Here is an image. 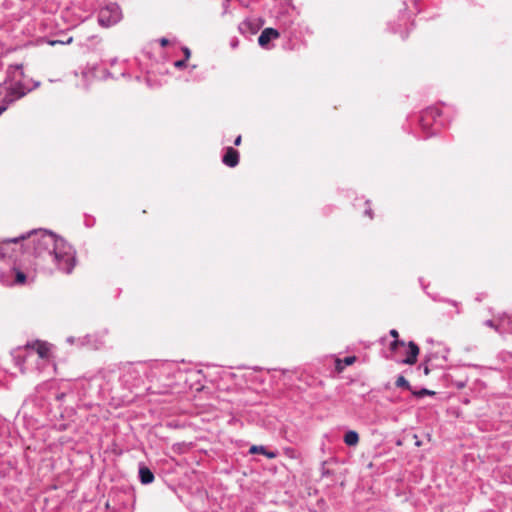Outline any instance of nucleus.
<instances>
[{"label": "nucleus", "instance_id": "1", "mask_svg": "<svg viewBox=\"0 0 512 512\" xmlns=\"http://www.w3.org/2000/svg\"><path fill=\"white\" fill-rule=\"evenodd\" d=\"M20 244L19 252L27 256H74L75 250L62 237L44 229H34L2 244Z\"/></svg>", "mask_w": 512, "mask_h": 512}, {"label": "nucleus", "instance_id": "2", "mask_svg": "<svg viewBox=\"0 0 512 512\" xmlns=\"http://www.w3.org/2000/svg\"><path fill=\"white\" fill-rule=\"evenodd\" d=\"M23 66L21 64L10 65L7 69V78L0 83V115L7 109V106L20 99L30 90L21 82L23 78Z\"/></svg>", "mask_w": 512, "mask_h": 512}, {"label": "nucleus", "instance_id": "3", "mask_svg": "<svg viewBox=\"0 0 512 512\" xmlns=\"http://www.w3.org/2000/svg\"><path fill=\"white\" fill-rule=\"evenodd\" d=\"M166 371L164 364H156L154 366H148L145 363H137L126 367L122 374L123 382L129 387L139 386L144 378L149 379L151 382L159 380Z\"/></svg>", "mask_w": 512, "mask_h": 512}, {"label": "nucleus", "instance_id": "4", "mask_svg": "<svg viewBox=\"0 0 512 512\" xmlns=\"http://www.w3.org/2000/svg\"><path fill=\"white\" fill-rule=\"evenodd\" d=\"M23 258H15L13 264L0 270V282L7 287L25 285L29 277L26 268L23 267Z\"/></svg>", "mask_w": 512, "mask_h": 512}, {"label": "nucleus", "instance_id": "5", "mask_svg": "<svg viewBox=\"0 0 512 512\" xmlns=\"http://www.w3.org/2000/svg\"><path fill=\"white\" fill-rule=\"evenodd\" d=\"M122 18L120 7L115 3H110L102 7L97 14V20L100 26L109 28L117 24Z\"/></svg>", "mask_w": 512, "mask_h": 512}, {"label": "nucleus", "instance_id": "6", "mask_svg": "<svg viewBox=\"0 0 512 512\" xmlns=\"http://www.w3.org/2000/svg\"><path fill=\"white\" fill-rule=\"evenodd\" d=\"M31 353L37 354L36 368L39 371H43L46 367H54L51 363L50 347L46 342L36 341L31 346Z\"/></svg>", "mask_w": 512, "mask_h": 512}, {"label": "nucleus", "instance_id": "7", "mask_svg": "<svg viewBox=\"0 0 512 512\" xmlns=\"http://www.w3.org/2000/svg\"><path fill=\"white\" fill-rule=\"evenodd\" d=\"M441 111L438 107L432 106L425 109L420 117V126L423 130H427L431 125H444L440 120Z\"/></svg>", "mask_w": 512, "mask_h": 512}, {"label": "nucleus", "instance_id": "8", "mask_svg": "<svg viewBox=\"0 0 512 512\" xmlns=\"http://www.w3.org/2000/svg\"><path fill=\"white\" fill-rule=\"evenodd\" d=\"M483 324L487 327L495 329L499 333H512V317L506 313L499 317L498 323L492 319H489L484 321Z\"/></svg>", "mask_w": 512, "mask_h": 512}, {"label": "nucleus", "instance_id": "9", "mask_svg": "<svg viewBox=\"0 0 512 512\" xmlns=\"http://www.w3.org/2000/svg\"><path fill=\"white\" fill-rule=\"evenodd\" d=\"M55 269L65 274H70L76 266V258H47Z\"/></svg>", "mask_w": 512, "mask_h": 512}, {"label": "nucleus", "instance_id": "10", "mask_svg": "<svg viewBox=\"0 0 512 512\" xmlns=\"http://www.w3.org/2000/svg\"><path fill=\"white\" fill-rule=\"evenodd\" d=\"M77 341L79 342V346H86L91 349H99L104 344L103 338L96 334H87L83 337H79Z\"/></svg>", "mask_w": 512, "mask_h": 512}, {"label": "nucleus", "instance_id": "11", "mask_svg": "<svg viewBox=\"0 0 512 512\" xmlns=\"http://www.w3.org/2000/svg\"><path fill=\"white\" fill-rule=\"evenodd\" d=\"M280 34L278 30L274 28H265L258 37V44L265 49H269V43L271 40L279 38Z\"/></svg>", "mask_w": 512, "mask_h": 512}, {"label": "nucleus", "instance_id": "12", "mask_svg": "<svg viewBox=\"0 0 512 512\" xmlns=\"http://www.w3.org/2000/svg\"><path fill=\"white\" fill-rule=\"evenodd\" d=\"M420 282H421V285H422V288L423 290L425 291V293L435 302H443V303H446V304H449L453 307L456 308V313L457 314H460L461 313V310H460V303L453 300V299H449V298H444V297H440L438 294L436 293H430L428 292L426 289H427V285H425L423 282H422V279H420Z\"/></svg>", "mask_w": 512, "mask_h": 512}, {"label": "nucleus", "instance_id": "13", "mask_svg": "<svg viewBox=\"0 0 512 512\" xmlns=\"http://www.w3.org/2000/svg\"><path fill=\"white\" fill-rule=\"evenodd\" d=\"M222 162L228 167H236L239 163V152L232 147H227L222 157Z\"/></svg>", "mask_w": 512, "mask_h": 512}, {"label": "nucleus", "instance_id": "14", "mask_svg": "<svg viewBox=\"0 0 512 512\" xmlns=\"http://www.w3.org/2000/svg\"><path fill=\"white\" fill-rule=\"evenodd\" d=\"M418 354H419V347H418V345L415 342L410 341L408 343V350H407V353H406V357L404 359H401V360H398V361L403 363V364L413 365L417 361Z\"/></svg>", "mask_w": 512, "mask_h": 512}, {"label": "nucleus", "instance_id": "15", "mask_svg": "<svg viewBox=\"0 0 512 512\" xmlns=\"http://www.w3.org/2000/svg\"><path fill=\"white\" fill-rule=\"evenodd\" d=\"M138 476H139L140 482L143 485L151 484L155 479L154 474L151 471V469L143 463L139 464Z\"/></svg>", "mask_w": 512, "mask_h": 512}, {"label": "nucleus", "instance_id": "16", "mask_svg": "<svg viewBox=\"0 0 512 512\" xmlns=\"http://www.w3.org/2000/svg\"><path fill=\"white\" fill-rule=\"evenodd\" d=\"M249 454H262L264 455L265 457H267L268 459H274L278 456V451L276 450H268L265 446L263 445H252L250 448H249Z\"/></svg>", "mask_w": 512, "mask_h": 512}, {"label": "nucleus", "instance_id": "17", "mask_svg": "<svg viewBox=\"0 0 512 512\" xmlns=\"http://www.w3.org/2000/svg\"><path fill=\"white\" fill-rule=\"evenodd\" d=\"M389 333L394 338V340L390 343V351L392 353H396L399 347L405 346V342L398 339L399 334L396 329H391Z\"/></svg>", "mask_w": 512, "mask_h": 512}, {"label": "nucleus", "instance_id": "18", "mask_svg": "<svg viewBox=\"0 0 512 512\" xmlns=\"http://www.w3.org/2000/svg\"><path fill=\"white\" fill-rule=\"evenodd\" d=\"M343 441L347 446H356L359 443V434L355 430H349L345 433Z\"/></svg>", "mask_w": 512, "mask_h": 512}, {"label": "nucleus", "instance_id": "19", "mask_svg": "<svg viewBox=\"0 0 512 512\" xmlns=\"http://www.w3.org/2000/svg\"><path fill=\"white\" fill-rule=\"evenodd\" d=\"M395 385L397 387H401V388H404L406 390H410L412 391V387L410 385V383L405 379L404 376L402 375H399L396 379V382H395Z\"/></svg>", "mask_w": 512, "mask_h": 512}, {"label": "nucleus", "instance_id": "20", "mask_svg": "<svg viewBox=\"0 0 512 512\" xmlns=\"http://www.w3.org/2000/svg\"><path fill=\"white\" fill-rule=\"evenodd\" d=\"M412 394L417 397V398H422L426 395H434L435 392L434 391H431V390H428L426 388H422L420 390H412Z\"/></svg>", "mask_w": 512, "mask_h": 512}, {"label": "nucleus", "instance_id": "21", "mask_svg": "<svg viewBox=\"0 0 512 512\" xmlns=\"http://www.w3.org/2000/svg\"><path fill=\"white\" fill-rule=\"evenodd\" d=\"M186 62H187L186 59L177 60L174 62V66L178 69H182V68L186 67Z\"/></svg>", "mask_w": 512, "mask_h": 512}, {"label": "nucleus", "instance_id": "22", "mask_svg": "<svg viewBox=\"0 0 512 512\" xmlns=\"http://www.w3.org/2000/svg\"><path fill=\"white\" fill-rule=\"evenodd\" d=\"M356 358L355 356H348L345 357L343 360L344 365L349 366L355 362Z\"/></svg>", "mask_w": 512, "mask_h": 512}, {"label": "nucleus", "instance_id": "23", "mask_svg": "<svg viewBox=\"0 0 512 512\" xmlns=\"http://www.w3.org/2000/svg\"><path fill=\"white\" fill-rule=\"evenodd\" d=\"M182 51H183L184 56H185L184 59L188 60L190 58V56H191L190 49L188 47H183Z\"/></svg>", "mask_w": 512, "mask_h": 512}, {"label": "nucleus", "instance_id": "24", "mask_svg": "<svg viewBox=\"0 0 512 512\" xmlns=\"http://www.w3.org/2000/svg\"><path fill=\"white\" fill-rule=\"evenodd\" d=\"M77 340H78V338H75L73 336H70L67 338L68 343H70L72 345L75 344V345L79 346V342Z\"/></svg>", "mask_w": 512, "mask_h": 512}, {"label": "nucleus", "instance_id": "25", "mask_svg": "<svg viewBox=\"0 0 512 512\" xmlns=\"http://www.w3.org/2000/svg\"><path fill=\"white\" fill-rule=\"evenodd\" d=\"M420 368L423 369V372H424L425 375H428L430 373V369H429V367H428V365L426 363L425 364H421Z\"/></svg>", "mask_w": 512, "mask_h": 512}, {"label": "nucleus", "instance_id": "26", "mask_svg": "<svg viewBox=\"0 0 512 512\" xmlns=\"http://www.w3.org/2000/svg\"><path fill=\"white\" fill-rule=\"evenodd\" d=\"M169 43V40L167 38H161L160 39V44L161 46H166L167 44Z\"/></svg>", "mask_w": 512, "mask_h": 512}, {"label": "nucleus", "instance_id": "27", "mask_svg": "<svg viewBox=\"0 0 512 512\" xmlns=\"http://www.w3.org/2000/svg\"><path fill=\"white\" fill-rule=\"evenodd\" d=\"M241 140H242L241 135L237 136L236 139L234 140V145L239 146L241 143Z\"/></svg>", "mask_w": 512, "mask_h": 512}, {"label": "nucleus", "instance_id": "28", "mask_svg": "<svg viewBox=\"0 0 512 512\" xmlns=\"http://www.w3.org/2000/svg\"><path fill=\"white\" fill-rule=\"evenodd\" d=\"M365 215L369 216L370 218L373 217V213H372V210L370 208L366 209L365 210Z\"/></svg>", "mask_w": 512, "mask_h": 512}, {"label": "nucleus", "instance_id": "29", "mask_svg": "<svg viewBox=\"0 0 512 512\" xmlns=\"http://www.w3.org/2000/svg\"><path fill=\"white\" fill-rule=\"evenodd\" d=\"M456 387H457V388H459V389L464 388V387H465V382H462V381L457 382V383H456Z\"/></svg>", "mask_w": 512, "mask_h": 512}, {"label": "nucleus", "instance_id": "30", "mask_svg": "<svg viewBox=\"0 0 512 512\" xmlns=\"http://www.w3.org/2000/svg\"><path fill=\"white\" fill-rule=\"evenodd\" d=\"M293 453H294L293 449H291V448L286 449V454L290 455L291 457H293Z\"/></svg>", "mask_w": 512, "mask_h": 512}, {"label": "nucleus", "instance_id": "31", "mask_svg": "<svg viewBox=\"0 0 512 512\" xmlns=\"http://www.w3.org/2000/svg\"><path fill=\"white\" fill-rule=\"evenodd\" d=\"M237 45H238V40H233L231 42V47L235 48V47H237Z\"/></svg>", "mask_w": 512, "mask_h": 512}, {"label": "nucleus", "instance_id": "32", "mask_svg": "<svg viewBox=\"0 0 512 512\" xmlns=\"http://www.w3.org/2000/svg\"><path fill=\"white\" fill-rule=\"evenodd\" d=\"M230 0H225L224 2V7H227V4L229 3Z\"/></svg>", "mask_w": 512, "mask_h": 512}]
</instances>
